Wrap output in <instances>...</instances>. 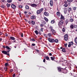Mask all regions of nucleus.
Masks as SVG:
<instances>
[{
	"instance_id": "f257e3e1",
	"label": "nucleus",
	"mask_w": 77,
	"mask_h": 77,
	"mask_svg": "<svg viewBox=\"0 0 77 77\" xmlns=\"http://www.w3.org/2000/svg\"><path fill=\"white\" fill-rule=\"evenodd\" d=\"M48 41L50 42H56V43H57L58 42V39H56L54 40V38H48Z\"/></svg>"
},
{
	"instance_id": "f03ea898",
	"label": "nucleus",
	"mask_w": 77,
	"mask_h": 77,
	"mask_svg": "<svg viewBox=\"0 0 77 77\" xmlns=\"http://www.w3.org/2000/svg\"><path fill=\"white\" fill-rule=\"evenodd\" d=\"M2 53L4 54H5V55H8L9 56H10V54L9 53H8L7 52V51H2Z\"/></svg>"
},
{
	"instance_id": "7ed1b4c3",
	"label": "nucleus",
	"mask_w": 77,
	"mask_h": 77,
	"mask_svg": "<svg viewBox=\"0 0 77 77\" xmlns=\"http://www.w3.org/2000/svg\"><path fill=\"white\" fill-rule=\"evenodd\" d=\"M68 34H66L65 35H64V38L65 41H68Z\"/></svg>"
},
{
	"instance_id": "20e7f679",
	"label": "nucleus",
	"mask_w": 77,
	"mask_h": 77,
	"mask_svg": "<svg viewBox=\"0 0 77 77\" xmlns=\"http://www.w3.org/2000/svg\"><path fill=\"white\" fill-rule=\"evenodd\" d=\"M11 7L12 9H16L17 8V7L14 4H12L11 5Z\"/></svg>"
},
{
	"instance_id": "39448f33",
	"label": "nucleus",
	"mask_w": 77,
	"mask_h": 77,
	"mask_svg": "<svg viewBox=\"0 0 77 77\" xmlns=\"http://www.w3.org/2000/svg\"><path fill=\"white\" fill-rule=\"evenodd\" d=\"M51 31L52 33V34L54 35H56V31L54 30V29H51Z\"/></svg>"
},
{
	"instance_id": "423d86ee",
	"label": "nucleus",
	"mask_w": 77,
	"mask_h": 77,
	"mask_svg": "<svg viewBox=\"0 0 77 77\" xmlns=\"http://www.w3.org/2000/svg\"><path fill=\"white\" fill-rule=\"evenodd\" d=\"M37 5L34 3L32 4V5H31V7H32V8H35L37 7Z\"/></svg>"
},
{
	"instance_id": "0eeeda50",
	"label": "nucleus",
	"mask_w": 77,
	"mask_h": 77,
	"mask_svg": "<svg viewBox=\"0 0 77 77\" xmlns=\"http://www.w3.org/2000/svg\"><path fill=\"white\" fill-rule=\"evenodd\" d=\"M36 17L35 15H32L30 17V18L31 20H34V19H36Z\"/></svg>"
},
{
	"instance_id": "6e6552de",
	"label": "nucleus",
	"mask_w": 77,
	"mask_h": 77,
	"mask_svg": "<svg viewBox=\"0 0 77 77\" xmlns=\"http://www.w3.org/2000/svg\"><path fill=\"white\" fill-rule=\"evenodd\" d=\"M44 14L45 16H46L47 17H49V13L48 12H45L44 13Z\"/></svg>"
},
{
	"instance_id": "1a4fd4ad",
	"label": "nucleus",
	"mask_w": 77,
	"mask_h": 77,
	"mask_svg": "<svg viewBox=\"0 0 77 77\" xmlns=\"http://www.w3.org/2000/svg\"><path fill=\"white\" fill-rule=\"evenodd\" d=\"M50 6L52 7L53 6V0H50Z\"/></svg>"
},
{
	"instance_id": "9d476101",
	"label": "nucleus",
	"mask_w": 77,
	"mask_h": 77,
	"mask_svg": "<svg viewBox=\"0 0 77 77\" xmlns=\"http://www.w3.org/2000/svg\"><path fill=\"white\" fill-rule=\"evenodd\" d=\"M59 25L61 26L63 24V21L61 20L58 23Z\"/></svg>"
},
{
	"instance_id": "9b49d317",
	"label": "nucleus",
	"mask_w": 77,
	"mask_h": 77,
	"mask_svg": "<svg viewBox=\"0 0 77 77\" xmlns=\"http://www.w3.org/2000/svg\"><path fill=\"white\" fill-rule=\"evenodd\" d=\"M65 24L66 26L67 24H68V23H69V19H66L65 20Z\"/></svg>"
},
{
	"instance_id": "f8f14e48",
	"label": "nucleus",
	"mask_w": 77,
	"mask_h": 77,
	"mask_svg": "<svg viewBox=\"0 0 77 77\" xmlns=\"http://www.w3.org/2000/svg\"><path fill=\"white\" fill-rule=\"evenodd\" d=\"M61 69H64V68H60V67H58V70L59 72H60L61 71Z\"/></svg>"
},
{
	"instance_id": "ddd939ff",
	"label": "nucleus",
	"mask_w": 77,
	"mask_h": 77,
	"mask_svg": "<svg viewBox=\"0 0 77 77\" xmlns=\"http://www.w3.org/2000/svg\"><path fill=\"white\" fill-rule=\"evenodd\" d=\"M74 24H71L70 26V29H74Z\"/></svg>"
},
{
	"instance_id": "4468645a",
	"label": "nucleus",
	"mask_w": 77,
	"mask_h": 77,
	"mask_svg": "<svg viewBox=\"0 0 77 77\" xmlns=\"http://www.w3.org/2000/svg\"><path fill=\"white\" fill-rule=\"evenodd\" d=\"M61 20H65V17H64L63 16H62V14H61Z\"/></svg>"
},
{
	"instance_id": "2eb2a0df",
	"label": "nucleus",
	"mask_w": 77,
	"mask_h": 77,
	"mask_svg": "<svg viewBox=\"0 0 77 77\" xmlns=\"http://www.w3.org/2000/svg\"><path fill=\"white\" fill-rule=\"evenodd\" d=\"M36 13L38 15H39V14H41V12L39 10H38L37 11Z\"/></svg>"
},
{
	"instance_id": "dca6fc26",
	"label": "nucleus",
	"mask_w": 77,
	"mask_h": 77,
	"mask_svg": "<svg viewBox=\"0 0 77 77\" xmlns=\"http://www.w3.org/2000/svg\"><path fill=\"white\" fill-rule=\"evenodd\" d=\"M64 12L65 14H66V13L67 12V8H64Z\"/></svg>"
},
{
	"instance_id": "f3484780",
	"label": "nucleus",
	"mask_w": 77,
	"mask_h": 77,
	"mask_svg": "<svg viewBox=\"0 0 77 77\" xmlns=\"http://www.w3.org/2000/svg\"><path fill=\"white\" fill-rule=\"evenodd\" d=\"M31 23L32 25H35L36 24V23H35V22L33 20H32L31 21Z\"/></svg>"
},
{
	"instance_id": "a211bd4d",
	"label": "nucleus",
	"mask_w": 77,
	"mask_h": 77,
	"mask_svg": "<svg viewBox=\"0 0 77 77\" xmlns=\"http://www.w3.org/2000/svg\"><path fill=\"white\" fill-rule=\"evenodd\" d=\"M62 51L64 53H65V52H66V50H65V48H63Z\"/></svg>"
},
{
	"instance_id": "6ab92c4d",
	"label": "nucleus",
	"mask_w": 77,
	"mask_h": 77,
	"mask_svg": "<svg viewBox=\"0 0 77 77\" xmlns=\"http://www.w3.org/2000/svg\"><path fill=\"white\" fill-rule=\"evenodd\" d=\"M57 17H60V12H57Z\"/></svg>"
},
{
	"instance_id": "aec40b11",
	"label": "nucleus",
	"mask_w": 77,
	"mask_h": 77,
	"mask_svg": "<svg viewBox=\"0 0 77 77\" xmlns=\"http://www.w3.org/2000/svg\"><path fill=\"white\" fill-rule=\"evenodd\" d=\"M44 19L46 21H47V22H48V19L47 18H46V17H44Z\"/></svg>"
},
{
	"instance_id": "412c9836",
	"label": "nucleus",
	"mask_w": 77,
	"mask_h": 77,
	"mask_svg": "<svg viewBox=\"0 0 77 77\" xmlns=\"http://www.w3.org/2000/svg\"><path fill=\"white\" fill-rule=\"evenodd\" d=\"M10 38L11 40H15V38L11 36L10 37Z\"/></svg>"
},
{
	"instance_id": "4be33fe9",
	"label": "nucleus",
	"mask_w": 77,
	"mask_h": 77,
	"mask_svg": "<svg viewBox=\"0 0 77 77\" xmlns=\"http://www.w3.org/2000/svg\"><path fill=\"white\" fill-rule=\"evenodd\" d=\"M34 32H35V34H36V35H38V30H36L35 31H34Z\"/></svg>"
},
{
	"instance_id": "5701e85b",
	"label": "nucleus",
	"mask_w": 77,
	"mask_h": 77,
	"mask_svg": "<svg viewBox=\"0 0 77 77\" xmlns=\"http://www.w3.org/2000/svg\"><path fill=\"white\" fill-rule=\"evenodd\" d=\"M69 44H70L71 45H73V42H69Z\"/></svg>"
},
{
	"instance_id": "b1692460",
	"label": "nucleus",
	"mask_w": 77,
	"mask_h": 77,
	"mask_svg": "<svg viewBox=\"0 0 77 77\" xmlns=\"http://www.w3.org/2000/svg\"><path fill=\"white\" fill-rule=\"evenodd\" d=\"M74 45H75V44H73V45H72L71 47L72 48H75V46H74Z\"/></svg>"
},
{
	"instance_id": "393cba45",
	"label": "nucleus",
	"mask_w": 77,
	"mask_h": 77,
	"mask_svg": "<svg viewBox=\"0 0 77 77\" xmlns=\"http://www.w3.org/2000/svg\"><path fill=\"white\" fill-rule=\"evenodd\" d=\"M51 60H54L55 59V57H51Z\"/></svg>"
},
{
	"instance_id": "a878e982",
	"label": "nucleus",
	"mask_w": 77,
	"mask_h": 77,
	"mask_svg": "<svg viewBox=\"0 0 77 77\" xmlns=\"http://www.w3.org/2000/svg\"><path fill=\"white\" fill-rule=\"evenodd\" d=\"M25 8L26 9H29V7L28 5H26L25 6Z\"/></svg>"
},
{
	"instance_id": "bb28decb",
	"label": "nucleus",
	"mask_w": 77,
	"mask_h": 77,
	"mask_svg": "<svg viewBox=\"0 0 77 77\" xmlns=\"http://www.w3.org/2000/svg\"><path fill=\"white\" fill-rule=\"evenodd\" d=\"M18 8H20V9H22V8H23V6H22V5H19L18 6Z\"/></svg>"
},
{
	"instance_id": "cd10ccee",
	"label": "nucleus",
	"mask_w": 77,
	"mask_h": 77,
	"mask_svg": "<svg viewBox=\"0 0 77 77\" xmlns=\"http://www.w3.org/2000/svg\"><path fill=\"white\" fill-rule=\"evenodd\" d=\"M30 41H36V40H35V39H34V38L31 39Z\"/></svg>"
},
{
	"instance_id": "c85d7f7f",
	"label": "nucleus",
	"mask_w": 77,
	"mask_h": 77,
	"mask_svg": "<svg viewBox=\"0 0 77 77\" xmlns=\"http://www.w3.org/2000/svg\"><path fill=\"white\" fill-rule=\"evenodd\" d=\"M71 10H72V8H69L68 9L69 12H70L71 11Z\"/></svg>"
},
{
	"instance_id": "c756f323",
	"label": "nucleus",
	"mask_w": 77,
	"mask_h": 77,
	"mask_svg": "<svg viewBox=\"0 0 77 77\" xmlns=\"http://www.w3.org/2000/svg\"><path fill=\"white\" fill-rule=\"evenodd\" d=\"M6 48L7 49H8V50H11V48L8 46H6Z\"/></svg>"
},
{
	"instance_id": "7c9ffc66",
	"label": "nucleus",
	"mask_w": 77,
	"mask_h": 77,
	"mask_svg": "<svg viewBox=\"0 0 77 77\" xmlns=\"http://www.w3.org/2000/svg\"><path fill=\"white\" fill-rule=\"evenodd\" d=\"M39 10H40V11L41 12H42V11H44V8H42L39 9Z\"/></svg>"
},
{
	"instance_id": "2f4dec72",
	"label": "nucleus",
	"mask_w": 77,
	"mask_h": 77,
	"mask_svg": "<svg viewBox=\"0 0 77 77\" xmlns=\"http://www.w3.org/2000/svg\"><path fill=\"white\" fill-rule=\"evenodd\" d=\"M9 63H6L5 64V66L6 67V66H9Z\"/></svg>"
},
{
	"instance_id": "473e14b6",
	"label": "nucleus",
	"mask_w": 77,
	"mask_h": 77,
	"mask_svg": "<svg viewBox=\"0 0 77 77\" xmlns=\"http://www.w3.org/2000/svg\"><path fill=\"white\" fill-rule=\"evenodd\" d=\"M75 43L77 45V37H76L75 40Z\"/></svg>"
},
{
	"instance_id": "72a5a7b5",
	"label": "nucleus",
	"mask_w": 77,
	"mask_h": 77,
	"mask_svg": "<svg viewBox=\"0 0 77 77\" xmlns=\"http://www.w3.org/2000/svg\"><path fill=\"white\" fill-rule=\"evenodd\" d=\"M7 5L8 8H9V7H10V6H11V4H7Z\"/></svg>"
},
{
	"instance_id": "f704fd0d",
	"label": "nucleus",
	"mask_w": 77,
	"mask_h": 77,
	"mask_svg": "<svg viewBox=\"0 0 77 77\" xmlns=\"http://www.w3.org/2000/svg\"><path fill=\"white\" fill-rule=\"evenodd\" d=\"M1 8H3V9H5V5H2L1 6Z\"/></svg>"
},
{
	"instance_id": "c9c22d12",
	"label": "nucleus",
	"mask_w": 77,
	"mask_h": 77,
	"mask_svg": "<svg viewBox=\"0 0 77 77\" xmlns=\"http://www.w3.org/2000/svg\"><path fill=\"white\" fill-rule=\"evenodd\" d=\"M76 9H77V7H73V10H74V11H75Z\"/></svg>"
},
{
	"instance_id": "e433bc0d",
	"label": "nucleus",
	"mask_w": 77,
	"mask_h": 77,
	"mask_svg": "<svg viewBox=\"0 0 77 77\" xmlns=\"http://www.w3.org/2000/svg\"><path fill=\"white\" fill-rule=\"evenodd\" d=\"M12 1V0H8L7 1V2H8V3H11Z\"/></svg>"
},
{
	"instance_id": "4c0bfd02",
	"label": "nucleus",
	"mask_w": 77,
	"mask_h": 77,
	"mask_svg": "<svg viewBox=\"0 0 77 77\" xmlns=\"http://www.w3.org/2000/svg\"><path fill=\"white\" fill-rule=\"evenodd\" d=\"M64 6H65V7H68V5L67 4H65L64 5Z\"/></svg>"
},
{
	"instance_id": "58836bf2",
	"label": "nucleus",
	"mask_w": 77,
	"mask_h": 77,
	"mask_svg": "<svg viewBox=\"0 0 77 77\" xmlns=\"http://www.w3.org/2000/svg\"><path fill=\"white\" fill-rule=\"evenodd\" d=\"M70 22H71V23H72V22L74 21V20L72 19H70Z\"/></svg>"
},
{
	"instance_id": "ea45409f",
	"label": "nucleus",
	"mask_w": 77,
	"mask_h": 77,
	"mask_svg": "<svg viewBox=\"0 0 77 77\" xmlns=\"http://www.w3.org/2000/svg\"><path fill=\"white\" fill-rule=\"evenodd\" d=\"M45 58H46L47 60H48L50 59L48 56L45 57Z\"/></svg>"
},
{
	"instance_id": "a19ab883",
	"label": "nucleus",
	"mask_w": 77,
	"mask_h": 77,
	"mask_svg": "<svg viewBox=\"0 0 77 77\" xmlns=\"http://www.w3.org/2000/svg\"><path fill=\"white\" fill-rule=\"evenodd\" d=\"M4 70H5V71H7V70H8V68L6 67H4Z\"/></svg>"
},
{
	"instance_id": "79ce46f5",
	"label": "nucleus",
	"mask_w": 77,
	"mask_h": 77,
	"mask_svg": "<svg viewBox=\"0 0 77 77\" xmlns=\"http://www.w3.org/2000/svg\"><path fill=\"white\" fill-rule=\"evenodd\" d=\"M44 29V28H42L40 29V31L42 32H43V29Z\"/></svg>"
},
{
	"instance_id": "37998d69",
	"label": "nucleus",
	"mask_w": 77,
	"mask_h": 77,
	"mask_svg": "<svg viewBox=\"0 0 77 77\" xmlns=\"http://www.w3.org/2000/svg\"><path fill=\"white\" fill-rule=\"evenodd\" d=\"M34 2H35V3H38V0H36V1H35V0H34Z\"/></svg>"
},
{
	"instance_id": "c03bdc74",
	"label": "nucleus",
	"mask_w": 77,
	"mask_h": 77,
	"mask_svg": "<svg viewBox=\"0 0 77 77\" xmlns=\"http://www.w3.org/2000/svg\"><path fill=\"white\" fill-rule=\"evenodd\" d=\"M54 20H52V21H51V24H54Z\"/></svg>"
},
{
	"instance_id": "a18cd8bd",
	"label": "nucleus",
	"mask_w": 77,
	"mask_h": 77,
	"mask_svg": "<svg viewBox=\"0 0 77 77\" xmlns=\"http://www.w3.org/2000/svg\"><path fill=\"white\" fill-rule=\"evenodd\" d=\"M62 32H65V28H63V29Z\"/></svg>"
},
{
	"instance_id": "49530a36",
	"label": "nucleus",
	"mask_w": 77,
	"mask_h": 77,
	"mask_svg": "<svg viewBox=\"0 0 77 77\" xmlns=\"http://www.w3.org/2000/svg\"><path fill=\"white\" fill-rule=\"evenodd\" d=\"M48 36L49 37H50L51 36V33H49L48 34Z\"/></svg>"
},
{
	"instance_id": "de8ad7c7",
	"label": "nucleus",
	"mask_w": 77,
	"mask_h": 77,
	"mask_svg": "<svg viewBox=\"0 0 77 77\" xmlns=\"http://www.w3.org/2000/svg\"><path fill=\"white\" fill-rule=\"evenodd\" d=\"M73 1V0H67V2H72Z\"/></svg>"
},
{
	"instance_id": "09e8293b",
	"label": "nucleus",
	"mask_w": 77,
	"mask_h": 77,
	"mask_svg": "<svg viewBox=\"0 0 77 77\" xmlns=\"http://www.w3.org/2000/svg\"><path fill=\"white\" fill-rule=\"evenodd\" d=\"M40 27H44V24H43L42 23L41 24H40Z\"/></svg>"
},
{
	"instance_id": "8fccbe9b",
	"label": "nucleus",
	"mask_w": 77,
	"mask_h": 77,
	"mask_svg": "<svg viewBox=\"0 0 77 77\" xmlns=\"http://www.w3.org/2000/svg\"><path fill=\"white\" fill-rule=\"evenodd\" d=\"M42 23L43 24V25H45V24H46V22L44 21L43 22H42Z\"/></svg>"
},
{
	"instance_id": "3c124183",
	"label": "nucleus",
	"mask_w": 77,
	"mask_h": 77,
	"mask_svg": "<svg viewBox=\"0 0 77 77\" xmlns=\"http://www.w3.org/2000/svg\"><path fill=\"white\" fill-rule=\"evenodd\" d=\"M74 28H75L76 29L77 28V25H74Z\"/></svg>"
},
{
	"instance_id": "603ef678",
	"label": "nucleus",
	"mask_w": 77,
	"mask_h": 77,
	"mask_svg": "<svg viewBox=\"0 0 77 77\" xmlns=\"http://www.w3.org/2000/svg\"><path fill=\"white\" fill-rule=\"evenodd\" d=\"M2 2H4V3H5V2H6V1H5V0H1Z\"/></svg>"
},
{
	"instance_id": "864d4df0",
	"label": "nucleus",
	"mask_w": 77,
	"mask_h": 77,
	"mask_svg": "<svg viewBox=\"0 0 77 77\" xmlns=\"http://www.w3.org/2000/svg\"><path fill=\"white\" fill-rule=\"evenodd\" d=\"M67 45H68V44H67V43L64 44V45H65V47H67Z\"/></svg>"
},
{
	"instance_id": "5fc2aeb1",
	"label": "nucleus",
	"mask_w": 77,
	"mask_h": 77,
	"mask_svg": "<svg viewBox=\"0 0 77 77\" xmlns=\"http://www.w3.org/2000/svg\"><path fill=\"white\" fill-rule=\"evenodd\" d=\"M5 36H8V34H7V33H5Z\"/></svg>"
},
{
	"instance_id": "6e6d98bb",
	"label": "nucleus",
	"mask_w": 77,
	"mask_h": 77,
	"mask_svg": "<svg viewBox=\"0 0 77 77\" xmlns=\"http://www.w3.org/2000/svg\"><path fill=\"white\" fill-rule=\"evenodd\" d=\"M35 51H36V52H37V53H39V51L37 49H36Z\"/></svg>"
},
{
	"instance_id": "4d7b16f0",
	"label": "nucleus",
	"mask_w": 77,
	"mask_h": 77,
	"mask_svg": "<svg viewBox=\"0 0 77 77\" xmlns=\"http://www.w3.org/2000/svg\"><path fill=\"white\" fill-rule=\"evenodd\" d=\"M49 29H53V26H50L49 27Z\"/></svg>"
},
{
	"instance_id": "13d9d810",
	"label": "nucleus",
	"mask_w": 77,
	"mask_h": 77,
	"mask_svg": "<svg viewBox=\"0 0 77 77\" xmlns=\"http://www.w3.org/2000/svg\"><path fill=\"white\" fill-rule=\"evenodd\" d=\"M38 34L39 35H41V32H38Z\"/></svg>"
},
{
	"instance_id": "bf43d9fd",
	"label": "nucleus",
	"mask_w": 77,
	"mask_h": 77,
	"mask_svg": "<svg viewBox=\"0 0 77 77\" xmlns=\"http://www.w3.org/2000/svg\"><path fill=\"white\" fill-rule=\"evenodd\" d=\"M21 36L22 38H23V33H21Z\"/></svg>"
},
{
	"instance_id": "052dcab7",
	"label": "nucleus",
	"mask_w": 77,
	"mask_h": 77,
	"mask_svg": "<svg viewBox=\"0 0 77 77\" xmlns=\"http://www.w3.org/2000/svg\"><path fill=\"white\" fill-rule=\"evenodd\" d=\"M71 46H72V45L70 44H69L68 45V47H71Z\"/></svg>"
},
{
	"instance_id": "680f3d73",
	"label": "nucleus",
	"mask_w": 77,
	"mask_h": 77,
	"mask_svg": "<svg viewBox=\"0 0 77 77\" xmlns=\"http://www.w3.org/2000/svg\"><path fill=\"white\" fill-rule=\"evenodd\" d=\"M32 46H35V43H32Z\"/></svg>"
},
{
	"instance_id": "e2e57ef3",
	"label": "nucleus",
	"mask_w": 77,
	"mask_h": 77,
	"mask_svg": "<svg viewBox=\"0 0 77 77\" xmlns=\"http://www.w3.org/2000/svg\"><path fill=\"white\" fill-rule=\"evenodd\" d=\"M49 55L50 56H52V54L51 53H49Z\"/></svg>"
},
{
	"instance_id": "0e129e2a",
	"label": "nucleus",
	"mask_w": 77,
	"mask_h": 77,
	"mask_svg": "<svg viewBox=\"0 0 77 77\" xmlns=\"http://www.w3.org/2000/svg\"><path fill=\"white\" fill-rule=\"evenodd\" d=\"M2 47L3 48H4V49L6 48V47H5V45L2 46Z\"/></svg>"
},
{
	"instance_id": "69168bd1",
	"label": "nucleus",
	"mask_w": 77,
	"mask_h": 77,
	"mask_svg": "<svg viewBox=\"0 0 77 77\" xmlns=\"http://www.w3.org/2000/svg\"><path fill=\"white\" fill-rule=\"evenodd\" d=\"M10 72H12V71H13V69H11L10 70Z\"/></svg>"
},
{
	"instance_id": "338daca9",
	"label": "nucleus",
	"mask_w": 77,
	"mask_h": 77,
	"mask_svg": "<svg viewBox=\"0 0 77 77\" xmlns=\"http://www.w3.org/2000/svg\"><path fill=\"white\" fill-rule=\"evenodd\" d=\"M13 77H15V73H14L13 75Z\"/></svg>"
},
{
	"instance_id": "774afa93",
	"label": "nucleus",
	"mask_w": 77,
	"mask_h": 77,
	"mask_svg": "<svg viewBox=\"0 0 77 77\" xmlns=\"http://www.w3.org/2000/svg\"><path fill=\"white\" fill-rule=\"evenodd\" d=\"M43 62H45V59H44L43 60Z\"/></svg>"
}]
</instances>
